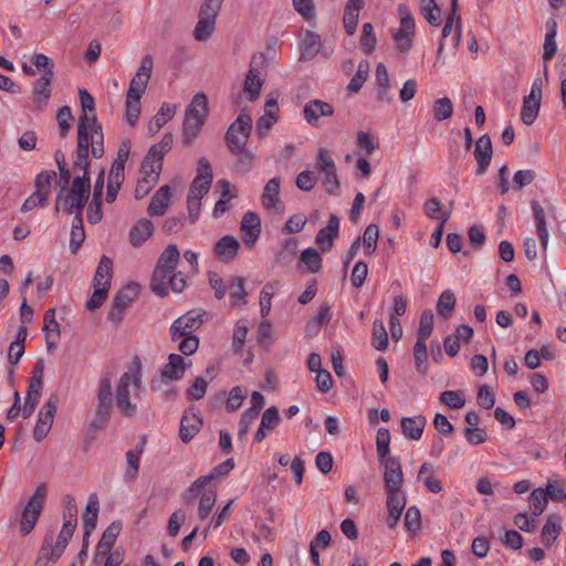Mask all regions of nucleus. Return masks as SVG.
I'll use <instances>...</instances> for the list:
<instances>
[{"label": "nucleus", "instance_id": "obj_1", "mask_svg": "<svg viewBox=\"0 0 566 566\" xmlns=\"http://www.w3.org/2000/svg\"><path fill=\"white\" fill-rule=\"evenodd\" d=\"M142 389V364L135 358L128 371L118 379L115 388V402L125 417H135L138 412L136 403L132 402V396H138Z\"/></svg>", "mask_w": 566, "mask_h": 566}, {"label": "nucleus", "instance_id": "obj_2", "mask_svg": "<svg viewBox=\"0 0 566 566\" xmlns=\"http://www.w3.org/2000/svg\"><path fill=\"white\" fill-rule=\"evenodd\" d=\"M90 151L94 158L103 157V128L96 117L81 115L77 122V145L74 157L90 158Z\"/></svg>", "mask_w": 566, "mask_h": 566}, {"label": "nucleus", "instance_id": "obj_3", "mask_svg": "<svg viewBox=\"0 0 566 566\" xmlns=\"http://www.w3.org/2000/svg\"><path fill=\"white\" fill-rule=\"evenodd\" d=\"M91 177L75 176L70 190L61 189L56 196L55 211L63 209L66 213H82L88 200Z\"/></svg>", "mask_w": 566, "mask_h": 566}, {"label": "nucleus", "instance_id": "obj_4", "mask_svg": "<svg viewBox=\"0 0 566 566\" xmlns=\"http://www.w3.org/2000/svg\"><path fill=\"white\" fill-rule=\"evenodd\" d=\"M180 253L176 244H169L160 254L151 277V290L159 296L168 294L167 280L179 262Z\"/></svg>", "mask_w": 566, "mask_h": 566}, {"label": "nucleus", "instance_id": "obj_5", "mask_svg": "<svg viewBox=\"0 0 566 566\" xmlns=\"http://www.w3.org/2000/svg\"><path fill=\"white\" fill-rule=\"evenodd\" d=\"M251 129L252 118L243 108L224 136L226 144L232 154H237L245 147Z\"/></svg>", "mask_w": 566, "mask_h": 566}, {"label": "nucleus", "instance_id": "obj_6", "mask_svg": "<svg viewBox=\"0 0 566 566\" xmlns=\"http://www.w3.org/2000/svg\"><path fill=\"white\" fill-rule=\"evenodd\" d=\"M398 12L400 15V25L392 29L391 36L399 53L406 54L412 48L416 24L407 6L400 4Z\"/></svg>", "mask_w": 566, "mask_h": 566}, {"label": "nucleus", "instance_id": "obj_7", "mask_svg": "<svg viewBox=\"0 0 566 566\" xmlns=\"http://www.w3.org/2000/svg\"><path fill=\"white\" fill-rule=\"evenodd\" d=\"M45 497L46 485L45 483H40L22 512L20 522V532L22 535H28L34 528L43 510Z\"/></svg>", "mask_w": 566, "mask_h": 566}, {"label": "nucleus", "instance_id": "obj_8", "mask_svg": "<svg viewBox=\"0 0 566 566\" xmlns=\"http://www.w3.org/2000/svg\"><path fill=\"white\" fill-rule=\"evenodd\" d=\"M207 313L201 310H191L174 321L170 326V336L174 342L182 336H196L195 333L202 326Z\"/></svg>", "mask_w": 566, "mask_h": 566}, {"label": "nucleus", "instance_id": "obj_9", "mask_svg": "<svg viewBox=\"0 0 566 566\" xmlns=\"http://www.w3.org/2000/svg\"><path fill=\"white\" fill-rule=\"evenodd\" d=\"M57 403L59 397L54 394L50 396L48 401L40 409L36 424L33 430V438L35 441H42L50 432L57 410Z\"/></svg>", "mask_w": 566, "mask_h": 566}, {"label": "nucleus", "instance_id": "obj_10", "mask_svg": "<svg viewBox=\"0 0 566 566\" xmlns=\"http://www.w3.org/2000/svg\"><path fill=\"white\" fill-rule=\"evenodd\" d=\"M138 293V284L132 283L123 287L116 293L113 298L111 310L108 312V319L114 323H119L124 317L125 310L132 304Z\"/></svg>", "mask_w": 566, "mask_h": 566}, {"label": "nucleus", "instance_id": "obj_11", "mask_svg": "<svg viewBox=\"0 0 566 566\" xmlns=\"http://www.w3.org/2000/svg\"><path fill=\"white\" fill-rule=\"evenodd\" d=\"M234 468L233 459H227L222 463L218 464L212 469V471L207 474L198 478L185 493L184 499L186 503H190L193 497H196L201 489H203L208 483H210L216 478H221L227 475Z\"/></svg>", "mask_w": 566, "mask_h": 566}, {"label": "nucleus", "instance_id": "obj_12", "mask_svg": "<svg viewBox=\"0 0 566 566\" xmlns=\"http://www.w3.org/2000/svg\"><path fill=\"white\" fill-rule=\"evenodd\" d=\"M154 61L151 55H145L142 59L140 66L130 80L127 96L142 98L151 76Z\"/></svg>", "mask_w": 566, "mask_h": 566}, {"label": "nucleus", "instance_id": "obj_13", "mask_svg": "<svg viewBox=\"0 0 566 566\" xmlns=\"http://www.w3.org/2000/svg\"><path fill=\"white\" fill-rule=\"evenodd\" d=\"M212 178L213 176L210 163L205 157H201L198 160L197 175L190 185L188 193L205 197L211 187Z\"/></svg>", "mask_w": 566, "mask_h": 566}, {"label": "nucleus", "instance_id": "obj_14", "mask_svg": "<svg viewBox=\"0 0 566 566\" xmlns=\"http://www.w3.org/2000/svg\"><path fill=\"white\" fill-rule=\"evenodd\" d=\"M379 462L384 464L385 490L402 489L403 474L399 459L387 457Z\"/></svg>", "mask_w": 566, "mask_h": 566}, {"label": "nucleus", "instance_id": "obj_15", "mask_svg": "<svg viewBox=\"0 0 566 566\" xmlns=\"http://www.w3.org/2000/svg\"><path fill=\"white\" fill-rule=\"evenodd\" d=\"M474 158L476 161V175H483L492 159V142L488 134H484L478 138L474 145Z\"/></svg>", "mask_w": 566, "mask_h": 566}, {"label": "nucleus", "instance_id": "obj_16", "mask_svg": "<svg viewBox=\"0 0 566 566\" xmlns=\"http://www.w3.org/2000/svg\"><path fill=\"white\" fill-rule=\"evenodd\" d=\"M261 219L254 211H248L241 220V232L244 243L253 247L261 234Z\"/></svg>", "mask_w": 566, "mask_h": 566}, {"label": "nucleus", "instance_id": "obj_17", "mask_svg": "<svg viewBox=\"0 0 566 566\" xmlns=\"http://www.w3.org/2000/svg\"><path fill=\"white\" fill-rule=\"evenodd\" d=\"M334 107L321 99H311L304 105L303 116L310 125H316L321 116H332Z\"/></svg>", "mask_w": 566, "mask_h": 566}, {"label": "nucleus", "instance_id": "obj_18", "mask_svg": "<svg viewBox=\"0 0 566 566\" xmlns=\"http://www.w3.org/2000/svg\"><path fill=\"white\" fill-rule=\"evenodd\" d=\"M280 420L279 409L274 406L268 408L262 415L261 422L254 433L253 441L259 443L265 439V437L279 426Z\"/></svg>", "mask_w": 566, "mask_h": 566}, {"label": "nucleus", "instance_id": "obj_19", "mask_svg": "<svg viewBox=\"0 0 566 566\" xmlns=\"http://www.w3.org/2000/svg\"><path fill=\"white\" fill-rule=\"evenodd\" d=\"M365 7V0H347L344 7L343 24L346 33L353 35L358 25L359 12Z\"/></svg>", "mask_w": 566, "mask_h": 566}, {"label": "nucleus", "instance_id": "obj_20", "mask_svg": "<svg viewBox=\"0 0 566 566\" xmlns=\"http://www.w3.org/2000/svg\"><path fill=\"white\" fill-rule=\"evenodd\" d=\"M54 78V72L49 70L43 76H41L33 85V101L38 108H42L46 105L51 95V84Z\"/></svg>", "mask_w": 566, "mask_h": 566}, {"label": "nucleus", "instance_id": "obj_21", "mask_svg": "<svg viewBox=\"0 0 566 566\" xmlns=\"http://www.w3.org/2000/svg\"><path fill=\"white\" fill-rule=\"evenodd\" d=\"M240 249V242L233 235H224L217 241L213 248L214 255L222 262L232 261Z\"/></svg>", "mask_w": 566, "mask_h": 566}, {"label": "nucleus", "instance_id": "obj_22", "mask_svg": "<svg viewBox=\"0 0 566 566\" xmlns=\"http://www.w3.org/2000/svg\"><path fill=\"white\" fill-rule=\"evenodd\" d=\"M339 233V218L335 213H331L327 226L322 228L316 234V243L323 250H329L333 247V241Z\"/></svg>", "mask_w": 566, "mask_h": 566}, {"label": "nucleus", "instance_id": "obj_23", "mask_svg": "<svg viewBox=\"0 0 566 566\" xmlns=\"http://www.w3.org/2000/svg\"><path fill=\"white\" fill-rule=\"evenodd\" d=\"M202 424L201 418L195 412L185 411L180 420L179 437L182 442L191 441L199 432Z\"/></svg>", "mask_w": 566, "mask_h": 566}, {"label": "nucleus", "instance_id": "obj_24", "mask_svg": "<svg viewBox=\"0 0 566 566\" xmlns=\"http://www.w3.org/2000/svg\"><path fill=\"white\" fill-rule=\"evenodd\" d=\"M281 179L279 177L271 178L264 186L261 195V203L266 210H276L281 203L280 199Z\"/></svg>", "mask_w": 566, "mask_h": 566}, {"label": "nucleus", "instance_id": "obj_25", "mask_svg": "<svg viewBox=\"0 0 566 566\" xmlns=\"http://www.w3.org/2000/svg\"><path fill=\"white\" fill-rule=\"evenodd\" d=\"M154 223L148 219L138 220L129 231V242L134 247H140L154 233Z\"/></svg>", "mask_w": 566, "mask_h": 566}, {"label": "nucleus", "instance_id": "obj_26", "mask_svg": "<svg viewBox=\"0 0 566 566\" xmlns=\"http://www.w3.org/2000/svg\"><path fill=\"white\" fill-rule=\"evenodd\" d=\"M171 198V189L168 185L161 186L153 196L148 207L150 216H163L169 206Z\"/></svg>", "mask_w": 566, "mask_h": 566}, {"label": "nucleus", "instance_id": "obj_27", "mask_svg": "<svg viewBox=\"0 0 566 566\" xmlns=\"http://www.w3.org/2000/svg\"><path fill=\"white\" fill-rule=\"evenodd\" d=\"M98 509H99L98 497L96 494L93 493L88 496L85 511L82 515L83 528L85 530L86 536H90L91 533L96 527Z\"/></svg>", "mask_w": 566, "mask_h": 566}, {"label": "nucleus", "instance_id": "obj_28", "mask_svg": "<svg viewBox=\"0 0 566 566\" xmlns=\"http://www.w3.org/2000/svg\"><path fill=\"white\" fill-rule=\"evenodd\" d=\"M426 426V418L422 416L403 417L401 419L402 434L411 440H419L422 437Z\"/></svg>", "mask_w": 566, "mask_h": 566}, {"label": "nucleus", "instance_id": "obj_29", "mask_svg": "<svg viewBox=\"0 0 566 566\" xmlns=\"http://www.w3.org/2000/svg\"><path fill=\"white\" fill-rule=\"evenodd\" d=\"M531 208L533 211V216L536 223V232L541 242V245L544 250L547 248L548 243V230L546 223V216L543 207L535 200L531 202Z\"/></svg>", "mask_w": 566, "mask_h": 566}, {"label": "nucleus", "instance_id": "obj_30", "mask_svg": "<svg viewBox=\"0 0 566 566\" xmlns=\"http://www.w3.org/2000/svg\"><path fill=\"white\" fill-rule=\"evenodd\" d=\"M185 359L178 354H170L168 363L161 369V375L170 380H179L184 377L186 371Z\"/></svg>", "mask_w": 566, "mask_h": 566}, {"label": "nucleus", "instance_id": "obj_31", "mask_svg": "<svg viewBox=\"0 0 566 566\" xmlns=\"http://www.w3.org/2000/svg\"><path fill=\"white\" fill-rule=\"evenodd\" d=\"M76 525L77 523H73V521L63 522L62 528L57 536V541L52 549V556L54 559H59L62 556L64 549L66 548L70 539L74 534Z\"/></svg>", "mask_w": 566, "mask_h": 566}, {"label": "nucleus", "instance_id": "obj_32", "mask_svg": "<svg viewBox=\"0 0 566 566\" xmlns=\"http://www.w3.org/2000/svg\"><path fill=\"white\" fill-rule=\"evenodd\" d=\"M185 115L206 122L208 116V98L205 93H197L185 111Z\"/></svg>", "mask_w": 566, "mask_h": 566}, {"label": "nucleus", "instance_id": "obj_33", "mask_svg": "<svg viewBox=\"0 0 566 566\" xmlns=\"http://www.w3.org/2000/svg\"><path fill=\"white\" fill-rule=\"evenodd\" d=\"M122 530V523L118 521L113 522L104 532L98 541L99 555H107L114 546Z\"/></svg>", "mask_w": 566, "mask_h": 566}, {"label": "nucleus", "instance_id": "obj_34", "mask_svg": "<svg viewBox=\"0 0 566 566\" xmlns=\"http://www.w3.org/2000/svg\"><path fill=\"white\" fill-rule=\"evenodd\" d=\"M432 464L424 462L419 468L417 479L422 481L426 489L431 493H440L443 490L442 483L433 474Z\"/></svg>", "mask_w": 566, "mask_h": 566}, {"label": "nucleus", "instance_id": "obj_35", "mask_svg": "<svg viewBox=\"0 0 566 566\" xmlns=\"http://www.w3.org/2000/svg\"><path fill=\"white\" fill-rule=\"evenodd\" d=\"M112 275L113 261L108 256L103 255L96 268L93 279V285L109 287Z\"/></svg>", "mask_w": 566, "mask_h": 566}, {"label": "nucleus", "instance_id": "obj_36", "mask_svg": "<svg viewBox=\"0 0 566 566\" xmlns=\"http://www.w3.org/2000/svg\"><path fill=\"white\" fill-rule=\"evenodd\" d=\"M176 113V105L164 103L157 114L148 123V132L154 135L174 117Z\"/></svg>", "mask_w": 566, "mask_h": 566}, {"label": "nucleus", "instance_id": "obj_37", "mask_svg": "<svg viewBox=\"0 0 566 566\" xmlns=\"http://www.w3.org/2000/svg\"><path fill=\"white\" fill-rule=\"evenodd\" d=\"M560 517L556 514L549 515L542 530L543 544L546 546L553 545L560 534Z\"/></svg>", "mask_w": 566, "mask_h": 566}, {"label": "nucleus", "instance_id": "obj_38", "mask_svg": "<svg viewBox=\"0 0 566 566\" xmlns=\"http://www.w3.org/2000/svg\"><path fill=\"white\" fill-rule=\"evenodd\" d=\"M97 401L95 408L112 410L113 399H112V381L108 376L103 377L99 380L98 391H97Z\"/></svg>", "mask_w": 566, "mask_h": 566}, {"label": "nucleus", "instance_id": "obj_39", "mask_svg": "<svg viewBox=\"0 0 566 566\" xmlns=\"http://www.w3.org/2000/svg\"><path fill=\"white\" fill-rule=\"evenodd\" d=\"M319 49L321 36L313 31H306L302 39V59H313L319 52Z\"/></svg>", "mask_w": 566, "mask_h": 566}, {"label": "nucleus", "instance_id": "obj_40", "mask_svg": "<svg viewBox=\"0 0 566 566\" xmlns=\"http://www.w3.org/2000/svg\"><path fill=\"white\" fill-rule=\"evenodd\" d=\"M84 240L85 231L83 227L82 213H76L73 218L70 240V250L73 254H75L78 251Z\"/></svg>", "mask_w": 566, "mask_h": 566}, {"label": "nucleus", "instance_id": "obj_41", "mask_svg": "<svg viewBox=\"0 0 566 566\" xmlns=\"http://www.w3.org/2000/svg\"><path fill=\"white\" fill-rule=\"evenodd\" d=\"M262 85L263 78L261 74H254L253 71H249L243 85V92L249 101L254 102L259 98Z\"/></svg>", "mask_w": 566, "mask_h": 566}, {"label": "nucleus", "instance_id": "obj_42", "mask_svg": "<svg viewBox=\"0 0 566 566\" xmlns=\"http://www.w3.org/2000/svg\"><path fill=\"white\" fill-rule=\"evenodd\" d=\"M205 122L191 118L185 115L182 125V142L185 145H190L198 137Z\"/></svg>", "mask_w": 566, "mask_h": 566}, {"label": "nucleus", "instance_id": "obj_43", "mask_svg": "<svg viewBox=\"0 0 566 566\" xmlns=\"http://www.w3.org/2000/svg\"><path fill=\"white\" fill-rule=\"evenodd\" d=\"M161 163L158 160H149L144 158L139 170V179L148 181V184H157L161 171Z\"/></svg>", "mask_w": 566, "mask_h": 566}, {"label": "nucleus", "instance_id": "obj_44", "mask_svg": "<svg viewBox=\"0 0 566 566\" xmlns=\"http://www.w3.org/2000/svg\"><path fill=\"white\" fill-rule=\"evenodd\" d=\"M386 507L387 512L402 513L407 497L402 489L386 490Z\"/></svg>", "mask_w": 566, "mask_h": 566}, {"label": "nucleus", "instance_id": "obj_45", "mask_svg": "<svg viewBox=\"0 0 566 566\" xmlns=\"http://www.w3.org/2000/svg\"><path fill=\"white\" fill-rule=\"evenodd\" d=\"M539 107L541 101L530 99V96H524L521 109V120L525 125H532L538 115Z\"/></svg>", "mask_w": 566, "mask_h": 566}, {"label": "nucleus", "instance_id": "obj_46", "mask_svg": "<svg viewBox=\"0 0 566 566\" xmlns=\"http://www.w3.org/2000/svg\"><path fill=\"white\" fill-rule=\"evenodd\" d=\"M371 344L377 350H385L388 347V333L381 319H375L373 323Z\"/></svg>", "mask_w": 566, "mask_h": 566}, {"label": "nucleus", "instance_id": "obj_47", "mask_svg": "<svg viewBox=\"0 0 566 566\" xmlns=\"http://www.w3.org/2000/svg\"><path fill=\"white\" fill-rule=\"evenodd\" d=\"M217 501V492L212 489L205 490L201 493L199 507H198V516L200 520H206L211 513Z\"/></svg>", "mask_w": 566, "mask_h": 566}, {"label": "nucleus", "instance_id": "obj_48", "mask_svg": "<svg viewBox=\"0 0 566 566\" xmlns=\"http://www.w3.org/2000/svg\"><path fill=\"white\" fill-rule=\"evenodd\" d=\"M379 237V229L376 224H368L364 231L363 245L364 253L369 256L375 253L377 249V241Z\"/></svg>", "mask_w": 566, "mask_h": 566}, {"label": "nucleus", "instance_id": "obj_49", "mask_svg": "<svg viewBox=\"0 0 566 566\" xmlns=\"http://www.w3.org/2000/svg\"><path fill=\"white\" fill-rule=\"evenodd\" d=\"M424 213L428 218L439 219L442 223L447 222L451 211H442L441 203L437 198L428 199L423 205Z\"/></svg>", "mask_w": 566, "mask_h": 566}, {"label": "nucleus", "instance_id": "obj_50", "mask_svg": "<svg viewBox=\"0 0 566 566\" xmlns=\"http://www.w3.org/2000/svg\"><path fill=\"white\" fill-rule=\"evenodd\" d=\"M432 111L434 119L438 122H442L452 116L453 104L449 97H440L437 101H434Z\"/></svg>", "mask_w": 566, "mask_h": 566}, {"label": "nucleus", "instance_id": "obj_51", "mask_svg": "<svg viewBox=\"0 0 566 566\" xmlns=\"http://www.w3.org/2000/svg\"><path fill=\"white\" fill-rule=\"evenodd\" d=\"M301 261L306 265L307 270L312 273H317L322 269V258L319 252L314 248H307L302 251Z\"/></svg>", "mask_w": 566, "mask_h": 566}, {"label": "nucleus", "instance_id": "obj_52", "mask_svg": "<svg viewBox=\"0 0 566 566\" xmlns=\"http://www.w3.org/2000/svg\"><path fill=\"white\" fill-rule=\"evenodd\" d=\"M279 285V282L266 283L260 293V307L263 317L268 316L270 313L271 298L276 293Z\"/></svg>", "mask_w": 566, "mask_h": 566}, {"label": "nucleus", "instance_id": "obj_53", "mask_svg": "<svg viewBox=\"0 0 566 566\" xmlns=\"http://www.w3.org/2000/svg\"><path fill=\"white\" fill-rule=\"evenodd\" d=\"M214 29V20L199 17V20L193 31V36L197 41L205 42L212 35Z\"/></svg>", "mask_w": 566, "mask_h": 566}, {"label": "nucleus", "instance_id": "obj_54", "mask_svg": "<svg viewBox=\"0 0 566 566\" xmlns=\"http://www.w3.org/2000/svg\"><path fill=\"white\" fill-rule=\"evenodd\" d=\"M368 73H369L368 61H360L355 75L349 81V84L347 86L348 91L352 93H357L361 88L365 81L367 80Z\"/></svg>", "mask_w": 566, "mask_h": 566}, {"label": "nucleus", "instance_id": "obj_55", "mask_svg": "<svg viewBox=\"0 0 566 566\" xmlns=\"http://www.w3.org/2000/svg\"><path fill=\"white\" fill-rule=\"evenodd\" d=\"M455 305L454 293L450 290L443 291L437 302V312L440 316L447 318Z\"/></svg>", "mask_w": 566, "mask_h": 566}, {"label": "nucleus", "instance_id": "obj_56", "mask_svg": "<svg viewBox=\"0 0 566 566\" xmlns=\"http://www.w3.org/2000/svg\"><path fill=\"white\" fill-rule=\"evenodd\" d=\"M229 294L233 305H244L247 303V292L244 290V281L240 276L232 279L229 285Z\"/></svg>", "mask_w": 566, "mask_h": 566}, {"label": "nucleus", "instance_id": "obj_57", "mask_svg": "<svg viewBox=\"0 0 566 566\" xmlns=\"http://www.w3.org/2000/svg\"><path fill=\"white\" fill-rule=\"evenodd\" d=\"M413 358L417 370L421 375H426L428 373V367L426 361L428 359V349L427 344L423 340H416L413 346Z\"/></svg>", "mask_w": 566, "mask_h": 566}, {"label": "nucleus", "instance_id": "obj_58", "mask_svg": "<svg viewBox=\"0 0 566 566\" xmlns=\"http://www.w3.org/2000/svg\"><path fill=\"white\" fill-rule=\"evenodd\" d=\"M433 329V313L430 310L423 311L420 316L417 340L427 342Z\"/></svg>", "mask_w": 566, "mask_h": 566}, {"label": "nucleus", "instance_id": "obj_59", "mask_svg": "<svg viewBox=\"0 0 566 566\" xmlns=\"http://www.w3.org/2000/svg\"><path fill=\"white\" fill-rule=\"evenodd\" d=\"M377 43V38L374 32V27L370 22H366L363 24L361 39L360 44L361 49L366 54H370L374 52Z\"/></svg>", "mask_w": 566, "mask_h": 566}, {"label": "nucleus", "instance_id": "obj_60", "mask_svg": "<svg viewBox=\"0 0 566 566\" xmlns=\"http://www.w3.org/2000/svg\"><path fill=\"white\" fill-rule=\"evenodd\" d=\"M440 401L452 409H460L465 405V397L460 390H446L440 394Z\"/></svg>", "mask_w": 566, "mask_h": 566}, {"label": "nucleus", "instance_id": "obj_61", "mask_svg": "<svg viewBox=\"0 0 566 566\" xmlns=\"http://www.w3.org/2000/svg\"><path fill=\"white\" fill-rule=\"evenodd\" d=\"M547 505V497L545 491L541 488L535 489L530 495V507L533 515H541Z\"/></svg>", "mask_w": 566, "mask_h": 566}, {"label": "nucleus", "instance_id": "obj_62", "mask_svg": "<svg viewBox=\"0 0 566 566\" xmlns=\"http://www.w3.org/2000/svg\"><path fill=\"white\" fill-rule=\"evenodd\" d=\"M248 335V324L245 319H239L233 328L232 348L239 353L242 350L243 344Z\"/></svg>", "mask_w": 566, "mask_h": 566}, {"label": "nucleus", "instance_id": "obj_63", "mask_svg": "<svg viewBox=\"0 0 566 566\" xmlns=\"http://www.w3.org/2000/svg\"><path fill=\"white\" fill-rule=\"evenodd\" d=\"M403 523H405L406 530L411 534H415L416 532H418L420 530L421 516H420V511L417 506L412 505L407 509V511L405 513Z\"/></svg>", "mask_w": 566, "mask_h": 566}, {"label": "nucleus", "instance_id": "obj_64", "mask_svg": "<svg viewBox=\"0 0 566 566\" xmlns=\"http://www.w3.org/2000/svg\"><path fill=\"white\" fill-rule=\"evenodd\" d=\"M315 169L319 172H327L336 169L335 161L326 148H319L316 156Z\"/></svg>", "mask_w": 566, "mask_h": 566}]
</instances>
